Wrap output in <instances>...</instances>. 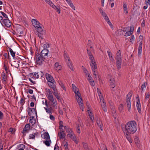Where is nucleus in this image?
I'll return each mask as SVG.
<instances>
[{
    "mask_svg": "<svg viewBox=\"0 0 150 150\" xmlns=\"http://www.w3.org/2000/svg\"><path fill=\"white\" fill-rule=\"evenodd\" d=\"M75 93V94L76 96H78V97L77 98L78 103H80L81 101H82L80 93L79 91Z\"/></svg>",
    "mask_w": 150,
    "mask_h": 150,
    "instance_id": "nucleus-14",
    "label": "nucleus"
},
{
    "mask_svg": "<svg viewBox=\"0 0 150 150\" xmlns=\"http://www.w3.org/2000/svg\"><path fill=\"white\" fill-rule=\"evenodd\" d=\"M96 123L101 131H103V125L101 120L98 117H96L95 118Z\"/></svg>",
    "mask_w": 150,
    "mask_h": 150,
    "instance_id": "nucleus-8",
    "label": "nucleus"
},
{
    "mask_svg": "<svg viewBox=\"0 0 150 150\" xmlns=\"http://www.w3.org/2000/svg\"><path fill=\"white\" fill-rule=\"evenodd\" d=\"M83 71L85 73L86 75H87V74H88V71L86 68H84L83 69Z\"/></svg>",
    "mask_w": 150,
    "mask_h": 150,
    "instance_id": "nucleus-63",
    "label": "nucleus"
},
{
    "mask_svg": "<svg viewBox=\"0 0 150 150\" xmlns=\"http://www.w3.org/2000/svg\"><path fill=\"white\" fill-rule=\"evenodd\" d=\"M38 74L36 73L35 72L33 73H30L29 74L28 76L30 78H33L34 76H36V75Z\"/></svg>",
    "mask_w": 150,
    "mask_h": 150,
    "instance_id": "nucleus-36",
    "label": "nucleus"
},
{
    "mask_svg": "<svg viewBox=\"0 0 150 150\" xmlns=\"http://www.w3.org/2000/svg\"><path fill=\"white\" fill-rule=\"evenodd\" d=\"M107 22L108 23L109 25L110 26L111 28H112L113 27V25L111 23V22H110V21L109 20L108 21H107Z\"/></svg>",
    "mask_w": 150,
    "mask_h": 150,
    "instance_id": "nucleus-51",
    "label": "nucleus"
},
{
    "mask_svg": "<svg viewBox=\"0 0 150 150\" xmlns=\"http://www.w3.org/2000/svg\"><path fill=\"white\" fill-rule=\"evenodd\" d=\"M110 83L111 87L112 88H114L115 86L114 79L112 78L110 79Z\"/></svg>",
    "mask_w": 150,
    "mask_h": 150,
    "instance_id": "nucleus-21",
    "label": "nucleus"
},
{
    "mask_svg": "<svg viewBox=\"0 0 150 150\" xmlns=\"http://www.w3.org/2000/svg\"><path fill=\"white\" fill-rule=\"evenodd\" d=\"M1 76L2 78V81H4V84H5L6 82L7 81V76L6 75L4 71L1 74Z\"/></svg>",
    "mask_w": 150,
    "mask_h": 150,
    "instance_id": "nucleus-15",
    "label": "nucleus"
},
{
    "mask_svg": "<svg viewBox=\"0 0 150 150\" xmlns=\"http://www.w3.org/2000/svg\"><path fill=\"white\" fill-rule=\"evenodd\" d=\"M80 106V107L81 109L83 111V103L81 102L80 103H79Z\"/></svg>",
    "mask_w": 150,
    "mask_h": 150,
    "instance_id": "nucleus-50",
    "label": "nucleus"
},
{
    "mask_svg": "<svg viewBox=\"0 0 150 150\" xmlns=\"http://www.w3.org/2000/svg\"><path fill=\"white\" fill-rule=\"evenodd\" d=\"M34 59L36 64L39 65H42L44 62L48 61L46 57H43L39 53L36 54Z\"/></svg>",
    "mask_w": 150,
    "mask_h": 150,
    "instance_id": "nucleus-2",
    "label": "nucleus"
},
{
    "mask_svg": "<svg viewBox=\"0 0 150 150\" xmlns=\"http://www.w3.org/2000/svg\"><path fill=\"white\" fill-rule=\"evenodd\" d=\"M34 117V116H33L30 117V118H31L30 119L29 121V122L32 124V125H33L35 123V120L33 119Z\"/></svg>",
    "mask_w": 150,
    "mask_h": 150,
    "instance_id": "nucleus-28",
    "label": "nucleus"
},
{
    "mask_svg": "<svg viewBox=\"0 0 150 150\" xmlns=\"http://www.w3.org/2000/svg\"><path fill=\"white\" fill-rule=\"evenodd\" d=\"M142 41H141L139 44L138 47V55H140L141 54L142 52Z\"/></svg>",
    "mask_w": 150,
    "mask_h": 150,
    "instance_id": "nucleus-20",
    "label": "nucleus"
},
{
    "mask_svg": "<svg viewBox=\"0 0 150 150\" xmlns=\"http://www.w3.org/2000/svg\"><path fill=\"white\" fill-rule=\"evenodd\" d=\"M145 99H148L150 96V92H148V93H146L145 94Z\"/></svg>",
    "mask_w": 150,
    "mask_h": 150,
    "instance_id": "nucleus-46",
    "label": "nucleus"
},
{
    "mask_svg": "<svg viewBox=\"0 0 150 150\" xmlns=\"http://www.w3.org/2000/svg\"><path fill=\"white\" fill-rule=\"evenodd\" d=\"M97 90L98 96H100L101 95V93L100 90L98 88H97Z\"/></svg>",
    "mask_w": 150,
    "mask_h": 150,
    "instance_id": "nucleus-56",
    "label": "nucleus"
},
{
    "mask_svg": "<svg viewBox=\"0 0 150 150\" xmlns=\"http://www.w3.org/2000/svg\"><path fill=\"white\" fill-rule=\"evenodd\" d=\"M9 49V51L10 52L11 54L13 57V59L15 58V52H13L12 50L10 47H8Z\"/></svg>",
    "mask_w": 150,
    "mask_h": 150,
    "instance_id": "nucleus-27",
    "label": "nucleus"
},
{
    "mask_svg": "<svg viewBox=\"0 0 150 150\" xmlns=\"http://www.w3.org/2000/svg\"><path fill=\"white\" fill-rule=\"evenodd\" d=\"M54 96H55L58 100L59 102H61L62 101V100L60 98V97L59 96L57 92V90L56 91H54Z\"/></svg>",
    "mask_w": 150,
    "mask_h": 150,
    "instance_id": "nucleus-22",
    "label": "nucleus"
},
{
    "mask_svg": "<svg viewBox=\"0 0 150 150\" xmlns=\"http://www.w3.org/2000/svg\"><path fill=\"white\" fill-rule=\"evenodd\" d=\"M59 84L60 85V86H61V87L63 88V90H66V88H65V87L64 86V84H63V83L61 82H60V83H59Z\"/></svg>",
    "mask_w": 150,
    "mask_h": 150,
    "instance_id": "nucleus-45",
    "label": "nucleus"
},
{
    "mask_svg": "<svg viewBox=\"0 0 150 150\" xmlns=\"http://www.w3.org/2000/svg\"><path fill=\"white\" fill-rule=\"evenodd\" d=\"M2 22L5 26L7 28H9L11 25V22L8 18L4 19Z\"/></svg>",
    "mask_w": 150,
    "mask_h": 150,
    "instance_id": "nucleus-10",
    "label": "nucleus"
},
{
    "mask_svg": "<svg viewBox=\"0 0 150 150\" xmlns=\"http://www.w3.org/2000/svg\"><path fill=\"white\" fill-rule=\"evenodd\" d=\"M116 64L117 63H122V58L121 53L120 50H119L117 51V53L116 54Z\"/></svg>",
    "mask_w": 150,
    "mask_h": 150,
    "instance_id": "nucleus-7",
    "label": "nucleus"
},
{
    "mask_svg": "<svg viewBox=\"0 0 150 150\" xmlns=\"http://www.w3.org/2000/svg\"><path fill=\"white\" fill-rule=\"evenodd\" d=\"M4 69L6 71V73H8V70L7 67L5 64H4Z\"/></svg>",
    "mask_w": 150,
    "mask_h": 150,
    "instance_id": "nucleus-52",
    "label": "nucleus"
},
{
    "mask_svg": "<svg viewBox=\"0 0 150 150\" xmlns=\"http://www.w3.org/2000/svg\"><path fill=\"white\" fill-rule=\"evenodd\" d=\"M48 53V50L47 49H45L43 50L40 54L43 57H45L46 56H47V55Z\"/></svg>",
    "mask_w": 150,
    "mask_h": 150,
    "instance_id": "nucleus-16",
    "label": "nucleus"
},
{
    "mask_svg": "<svg viewBox=\"0 0 150 150\" xmlns=\"http://www.w3.org/2000/svg\"><path fill=\"white\" fill-rule=\"evenodd\" d=\"M67 136L71 138V139L74 141L75 143L77 144L78 141L76 139V137L74 134H69L67 135Z\"/></svg>",
    "mask_w": 150,
    "mask_h": 150,
    "instance_id": "nucleus-17",
    "label": "nucleus"
},
{
    "mask_svg": "<svg viewBox=\"0 0 150 150\" xmlns=\"http://www.w3.org/2000/svg\"><path fill=\"white\" fill-rule=\"evenodd\" d=\"M107 53L108 54L109 56V57L110 58H111L110 59L111 61L113 60H114V59L112 56V54L111 52L110 51H107Z\"/></svg>",
    "mask_w": 150,
    "mask_h": 150,
    "instance_id": "nucleus-32",
    "label": "nucleus"
},
{
    "mask_svg": "<svg viewBox=\"0 0 150 150\" xmlns=\"http://www.w3.org/2000/svg\"><path fill=\"white\" fill-rule=\"evenodd\" d=\"M55 10L56 11L58 12L59 14L60 13V8L59 6H57V8H56Z\"/></svg>",
    "mask_w": 150,
    "mask_h": 150,
    "instance_id": "nucleus-41",
    "label": "nucleus"
},
{
    "mask_svg": "<svg viewBox=\"0 0 150 150\" xmlns=\"http://www.w3.org/2000/svg\"><path fill=\"white\" fill-rule=\"evenodd\" d=\"M48 99L51 101L52 100H53L54 99L53 96L51 94H48Z\"/></svg>",
    "mask_w": 150,
    "mask_h": 150,
    "instance_id": "nucleus-38",
    "label": "nucleus"
},
{
    "mask_svg": "<svg viewBox=\"0 0 150 150\" xmlns=\"http://www.w3.org/2000/svg\"><path fill=\"white\" fill-rule=\"evenodd\" d=\"M45 76L48 81L47 83L49 82H55V80L53 77L49 74L46 73L45 74Z\"/></svg>",
    "mask_w": 150,
    "mask_h": 150,
    "instance_id": "nucleus-9",
    "label": "nucleus"
},
{
    "mask_svg": "<svg viewBox=\"0 0 150 150\" xmlns=\"http://www.w3.org/2000/svg\"><path fill=\"white\" fill-rule=\"evenodd\" d=\"M91 66L92 71L93 72V74L95 76V78L97 79L96 74V70L97 68V64L92 65Z\"/></svg>",
    "mask_w": 150,
    "mask_h": 150,
    "instance_id": "nucleus-18",
    "label": "nucleus"
},
{
    "mask_svg": "<svg viewBox=\"0 0 150 150\" xmlns=\"http://www.w3.org/2000/svg\"><path fill=\"white\" fill-rule=\"evenodd\" d=\"M57 144H56L54 146V150H59V147L57 146Z\"/></svg>",
    "mask_w": 150,
    "mask_h": 150,
    "instance_id": "nucleus-64",
    "label": "nucleus"
},
{
    "mask_svg": "<svg viewBox=\"0 0 150 150\" xmlns=\"http://www.w3.org/2000/svg\"><path fill=\"white\" fill-rule=\"evenodd\" d=\"M45 110H46V112L50 114L52 113V111L53 110V108L52 107H50L49 108H44Z\"/></svg>",
    "mask_w": 150,
    "mask_h": 150,
    "instance_id": "nucleus-25",
    "label": "nucleus"
},
{
    "mask_svg": "<svg viewBox=\"0 0 150 150\" xmlns=\"http://www.w3.org/2000/svg\"><path fill=\"white\" fill-rule=\"evenodd\" d=\"M49 44L48 43H47L43 45V47L44 49H47L49 47Z\"/></svg>",
    "mask_w": 150,
    "mask_h": 150,
    "instance_id": "nucleus-40",
    "label": "nucleus"
},
{
    "mask_svg": "<svg viewBox=\"0 0 150 150\" xmlns=\"http://www.w3.org/2000/svg\"><path fill=\"white\" fill-rule=\"evenodd\" d=\"M101 103V106L102 108L104 107H106V103H105L104 101L102 102Z\"/></svg>",
    "mask_w": 150,
    "mask_h": 150,
    "instance_id": "nucleus-43",
    "label": "nucleus"
},
{
    "mask_svg": "<svg viewBox=\"0 0 150 150\" xmlns=\"http://www.w3.org/2000/svg\"><path fill=\"white\" fill-rule=\"evenodd\" d=\"M44 138L45 139L48 140L50 139V137L49 133L48 132L44 133Z\"/></svg>",
    "mask_w": 150,
    "mask_h": 150,
    "instance_id": "nucleus-30",
    "label": "nucleus"
},
{
    "mask_svg": "<svg viewBox=\"0 0 150 150\" xmlns=\"http://www.w3.org/2000/svg\"><path fill=\"white\" fill-rule=\"evenodd\" d=\"M134 141L135 144L137 145L139 144V138L137 136H136L134 138Z\"/></svg>",
    "mask_w": 150,
    "mask_h": 150,
    "instance_id": "nucleus-34",
    "label": "nucleus"
},
{
    "mask_svg": "<svg viewBox=\"0 0 150 150\" xmlns=\"http://www.w3.org/2000/svg\"><path fill=\"white\" fill-rule=\"evenodd\" d=\"M82 144L83 145V147L86 150H87V149H88V146L87 144L86 143H84V142H83Z\"/></svg>",
    "mask_w": 150,
    "mask_h": 150,
    "instance_id": "nucleus-37",
    "label": "nucleus"
},
{
    "mask_svg": "<svg viewBox=\"0 0 150 150\" xmlns=\"http://www.w3.org/2000/svg\"><path fill=\"white\" fill-rule=\"evenodd\" d=\"M66 52L65 51H64V56L65 61L68 60L69 59H70L68 55Z\"/></svg>",
    "mask_w": 150,
    "mask_h": 150,
    "instance_id": "nucleus-29",
    "label": "nucleus"
},
{
    "mask_svg": "<svg viewBox=\"0 0 150 150\" xmlns=\"http://www.w3.org/2000/svg\"><path fill=\"white\" fill-rule=\"evenodd\" d=\"M93 45L92 41L91 40H88L87 45L89 46H91Z\"/></svg>",
    "mask_w": 150,
    "mask_h": 150,
    "instance_id": "nucleus-49",
    "label": "nucleus"
},
{
    "mask_svg": "<svg viewBox=\"0 0 150 150\" xmlns=\"http://www.w3.org/2000/svg\"><path fill=\"white\" fill-rule=\"evenodd\" d=\"M49 140H46L45 141H44V143L47 146H49L50 145V144L51 142V141L50 139H49Z\"/></svg>",
    "mask_w": 150,
    "mask_h": 150,
    "instance_id": "nucleus-31",
    "label": "nucleus"
},
{
    "mask_svg": "<svg viewBox=\"0 0 150 150\" xmlns=\"http://www.w3.org/2000/svg\"><path fill=\"white\" fill-rule=\"evenodd\" d=\"M32 23L35 28L37 30L38 29V28L42 27L41 25L42 24L40 23V22L36 19H33L32 20Z\"/></svg>",
    "mask_w": 150,
    "mask_h": 150,
    "instance_id": "nucleus-6",
    "label": "nucleus"
},
{
    "mask_svg": "<svg viewBox=\"0 0 150 150\" xmlns=\"http://www.w3.org/2000/svg\"><path fill=\"white\" fill-rule=\"evenodd\" d=\"M132 34V33L129 31L127 32L125 34V36H128Z\"/></svg>",
    "mask_w": 150,
    "mask_h": 150,
    "instance_id": "nucleus-48",
    "label": "nucleus"
},
{
    "mask_svg": "<svg viewBox=\"0 0 150 150\" xmlns=\"http://www.w3.org/2000/svg\"><path fill=\"white\" fill-rule=\"evenodd\" d=\"M136 107L138 112L139 113H141V106L140 102H136Z\"/></svg>",
    "mask_w": 150,
    "mask_h": 150,
    "instance_id": "nucleus-19",
    "label": "nucleus"
},
{
    "mask_svg": "<svg viewBox=\"0 0 150 150\" xmlns=\"http://www.w3.org/2000/svg\"><path fill=\"white\" fill-rule=\"evenodd\" d=\"M66 131L68 133H71H71L73 132L71 131V129L69 128L67 129Z\"/></svg>",
    "mask_w": 150,
    "mask_h": 150,
    "instance_id": "nucleus-60",
    "label": "nucleus"
},
{
    "mask_svg": "<svg viewBox=\"0 0 150 150\" xmlns=\"http://www.w3.org/2000/svg\"><path fill=\"white\" fill-rule=\"evenodd\" d=\"M55 69L57 70H59L61 68V66L59 65L58 63L56 62L54 65Z\"/></svg>",
    "mask_w": 150,
    "mask_h": 150,
    "instance_id": "nucleus-24",
    "label": "nucleus"
},
{
    "mask_svg": "<svg viewBox=\"0 0 150 150\" xmlns=\"http://www.w3.org/2000/svg\"><path fill=\"white\" fill-rule=\"evenodd\" d=\"M0 13H1L3 17L6 18V19L8 18L7 15L6 13L2 11H0Z\"/></svg>",
    "mask_w": 150,
    "mask_h": 150,
    "instance_id": "nucleus-44",
    "label": "nucleus"
},
{
    "mask_svg": "<svg viewBox=\"0 0 150 150\" xmlns=\"http://www.w3.org/2000/svg\"><path fill=\"white\" fill-rule=\"evenodd\" d=\"M54 82H49L47 83L48 86L53 90L54 91L57 90L56 88V85L54 84Z\"/></svg>",
    "mask_w": 150,
    "mask_h": 150,
    "instance_id": "nucleus-12",
    "label": "nucleus"
},
{
    "mask_svg": "<svg viewBox=\"0 0 150 150\" xmlns=\"http://www.w3.org/2000/svg\"><path fill=\"white\" fill-rule=\"evenodd\" d=\"M30 124H28L25 125V127L27 128L29 131L30 129Z\"/></svg>",
    "mask_w": 150,
    "mask_h": 150,
    "instance_id": "nucleus-53",
    "label": "nucleus"
},
{
    "mask_svg": "<svg viewBox=\"0 0 150 150\" xmlns=\"http://www.w3.org/2000/svg\"><path fill=\"white\" fill-rule=\"evenodd\" d=\"M4 117V114L2 112L0 111V119H2Z\"/></svg>",
    "mask_w": 150,
    "mask_h": 150,
    "instance_id": "nucleus-61",
    "label": "nucleus"
},
{
    "mask_svg": "<svg viewBox=\"0 0 150 150\" xmlns=\"http://www.w3.org/2000/svg\"><path fill=\"white\" fill-rule=\"evenodd\" d=\"M118 108L120 112H122L124 108V105H123L122 104H121L119 105L118 107Z\"/></svg>",
    "mask_w": 150,
    "mask_h": 150,
    "instance_id": "nucleus-33",
    "label": "nucleus"
},
{
    "mask_svg": "<svg viewBox=\"0 0 150 150\" xmlns=\"http://www.w3.org/2000/svg\"><path fill=\"white\" fill-rule=\"evenodd\" d=\"M125 131L126 135L128 136V134H133L137 130V124L135 121H130L125 125Z\"/></svg>",
    "mask_w": 150,
    "mask_h": 150,
    "instance_id": "nucleus-1",
    "label": "nucleus"
},
{
    "mask_svg": "<svg viewBox=\"0 0 150 150\" xmlns=\"http://www.w3.org/2000/svg\"><path fill=\"white\" fill-rule=\"evenodd\" d=\"M28 110H27V112L28 113V115L30 117H32L33 116V115L34 114V112H35V114L36 115V117L37 116V111L36 108H30L28 107Z\"/></svg>",
    "mask_w": 150,
    "mask_h": 150,
    "instance_id": "nucleus-5",
    "label": "nucleus"
},
{
    "mask_svg": "<svg viewBox=\"0 0 150 150\" xmlns=\"http://www.w3.org/2000/svg\"><path fill=\"white\" fill-rule=\"evenodd\" d=\"M123 9L124 11H126V13H128V11H127V6L126 4H125L124 3L123 4Z\"/></svg>",
    "mask_w": 150,
    "mask_h": 150,
    "instance_id": "nucleus-39",
    "label": "nucleus"
},
{
    "mask_svg": "<svg viewBox=\"0 0 150 150\" xmlns=\"http://www.w3.org/2000/svg\"><path fill=\"white\" fill-rule=\"evenodd\" d=\"M28 129L27 128H26L25 127H24L23 128V132L24 133L25 132H26L27 133L28 132Z\"/></svg>",
    "mask_w": 150,
    "mask_h": 150,
    "instance_id": "nucleus-62",
    "label": "nucleus"
},
{
    "mask_svg": "<svg viewBox=\"0 0 150 150\" xmlns=\"http://www.w3.org/2000/svg\"><path fill=\"white\" fill-rule=\"evenodd\" d=\"M68 67L72 71H74V69L72 64V62L70 59H69L68 60L65 61Z\"/></svg>",
    "mask_w": 150,
    "mask_h": 150,
    "instance_id": "nucleus-13",
    "label": "nucleus"
},
{
    "mask_svg": "<svg viewBox=\"0 0 150 150\" xmlns=\"http://www.w3.org/2000/svg\"><path fill=\"white\" fill-rule=\"evenodd\" d=\"M147 85V83L146 82H144L143 83L142 85L141 86V89L142 91L143 90L144 88L146 87Z\"/></svg>",
    "mask_w": 150,
    "mask_h": 150,
    "instance_id": "nucleus-35",
    "label": "nucleus"
},
{
    "mask_svg": "<svg viewBox=\"0 0 150 150\" xmlns=\"http://www.w3.org/2000/svg\"><path fill=\"white\" fill-rule=\"evenodd\" d=\"M132 95V92H129L127 95L126 98V100L127 104L128 111L129 112L130 111L131 109V102L130 99Z\"/></svg>",
    "mask_w": 150,
    "mask_h": 150,
    "instance_id": "nucleus-3",
    "label": "nucleus"
},
{
    "mask_svg": "<svg viewBox=\"0 0 150 150\" xmlns=\"http://www.w3.org/2000/svg\"><path fill=\"white\" fill-rule=\"evenodd\" d=\"M99 96L100 98V103H101L102 102L104 101V99L103 98V97L102 96H101V95L100 96Z\"/></svg>",
    "mask_w": 150,
    "mask_h": 150,
    "instance_id": "nucleus-57",
    "label": "nucleus"
},
{
    "mask_svg": "<svg viewBox=\"0 0 150 150\" xmlns=\"http://www.w3.org/2000/svg\"><path fill=\"white\" fill-rule=\"evenodd\" d=\"M76 131L79 134H80L81 132L80 125L79 124L77 125V126L76 127Z\"/></svg>",
    "mask_w": 150,
    "mask_h": 150,
    "instance_id": "nucleus-42",
    "label": "nucleus"
},
{
    "mask_svg": "<svg viewBox=\"0 0 150 150\" xmlns=\"http://www.w3.org/2000/svg\"><path fill=\"white\" fill-rule=\"evenodd\" d=\"M61 132H60V136L59 138L61 139H62L63 138H65L66 136V134L64 133V131L63 130H61Z\"/></svg>",
    "mask_w": 150,
    "mask_h": 150,
    "instance_id": "nucleus-26",
    "label": "nucleus"
},
{
    "mask_svg": "<svg viewBox=\"0 0 150 150\" xmlns=\"http://www.w3.org/2000/svg\"><path fill=\"white\" fill-rule=\"evenodd\" d=\"M38 29L37 30V35L40 38L41 40H43V35H45V32L43 30L42 27L38 28Z\"/></svg>",
    "mask_w": 150,
    "mask_h": 150,
    "instance_id": "nucleus-4",
    "label": "nucleus"
},
{
    "mask_svg": "<svg viewBox=\"0 0 150 150\" xmlns=\"http://www.w3.org/2000/svg\"><path fill=\"white\" fill-rule=\"evenodd\" d=\"M89 58L91 60L90 62V64L91 66L92 65H94L96 64L94 57L93 54H91L88 56Z\"/></svg>",
    "mask_w": 150,
    "mask_h": 150,
    "instance_id": "nucleus-11",
    "label": "nucleus"
},
{
    "mask_svg": "<svg viewBox=\"0 0 150 150\" xmlns=\"http://www.w3.org/2000/svg\"><path fill=\"white\" fill-rule=\"evenodd\" d=\"M145 4L150 5V0H145Z\"/></svg>",
    "mask_w": 150,
    "mask_h": 150,
    "instance_id": "nucleus-54",
    "label": "nucleus"
},
{
    "mask_svg": "<svg viewBox=\"0 0 150 150\" xmlns=\"http://www.w3.org/2000/svg\"><path fill=\"white\" fill-rule=\"evenodd\" d=\"M35 138V136L33 134H30L29 137V138L30 139H34Z\"/></svg>",
    "mask_w": 150,
    "mask_h": 150,
    "instance_id": "nucleus-55",
    "label": "nucleus"
},
{
    "mask_svg": "<svg viewBox=\"0 0 150 150\" xmlns=\"http://www.w3.org/2000/svg\"><path fill=\"white\" fill-rule=\"evenodd\" d=\"M24 102V99L23 98H22L21 99L20 101V104H21V105H23Z\"/></svg>",
    "mask_w": 150,
    "mask_h": 150,
    "instance_id": "nucleus-58",
    "label": "nucleus"
},
{
    "mask_svg": "<svg viewBox=\"0 0 150 150\" xmlns=\"http://www.w3.org/2000/svg\"><path fill=\"white\" fill-rule=\"evenodd\" d=\"M88 80L89 81L91 85L94 86H95V83L94 80L92 79L91 77H90L89 78H88Z\"/></svg>",
    "mask_w": 150,
    "mask_h": 150,
    "instance_id": "nucleus-23",
    "label": "nucleus"
},
{
    "mask_svg": "<svg viewBox=\"0 0 150 150\" xmlns=\"http://www.w3.org/2000/svg\"><path fill=\"white\" fill-rule=\"evenodd\" d=\"M122 63H117V69L119 70L121 68V65Z\"/></svg>",
    "mask_w": 150,
    "mask_h": 150,
    "instance_id": "nucleus-47",
    "label": "nucleus"
},
{
    "mask_svg": "<svg viewBox=\"0 0 150 150\" xmlns=\"http://www.w3.org/2000/svg\"><path fill=\"white\" fill-rule=\"evenodd\" d=\"M50 119L52 120H54L55 119L54 117L51 114L50 115Z\"/></svg>",
    "mask_w": 150,
    "mask_h": 150,
    "instance_id": "nucleus-59",
    "label": "nucleus"
}]
</instances>
